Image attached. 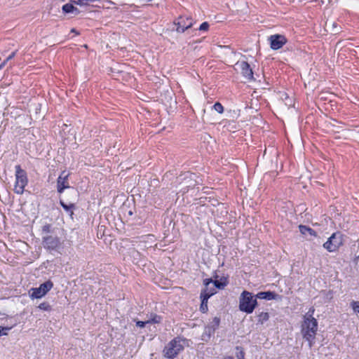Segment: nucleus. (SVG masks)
Wrapping results in <instances>:
<instances>
[{
    "mask_svg": "<svg viewBox=\"0 0 359 359\" xmlns=\"http://www.w3.org/2000/svg\"><path fill=\"white\" fill-rule=\"evenodd\" d=\"M301 325V333L303 338L308 341L309 346L311 348L315 344L316 336L318 332V321L311 317V315H304Z\"/></svg>",
    "mask_w": 359,
    "mask_h": 359,
    "instance_id": "obj_1",
    "label": "nucleus"
},
{
    "mask_svg": "<svg viewBox=\"0 0 359 359\" xmlns=\"http://www.w3.org/2000/svg\"><path fill=\"white\" fill-rule=\"evenodd\" d=\"M185 340L180 337H175L172 339L163 348L164 357L169 359H174L184 347Z\"/></svg>",
    "mask_w": 359,
    "mask_h": 359,
    "instance_id": "obj_2",
    "label": "nucleus"
},
{
    "mask_svg": "<svg viewBox=\"0 0 359 359\" xmlns=\"http://www.w3.org/2000/svg\"><path fill=\"white\" fill-rule=\"evenodd\" d=\"M257 298L251 292L243 291L239 299V309L247 313H251L257 306Z\"/></svg>",
    "mask_w": 359,
    "mask_h": 359,
    "instance_id": "obj_3",
    "label": "nucleus"
},
{
    "mask_svg": "<svg viewBox=\"0 0 359 359\" xmlns=\"http://www.w3.org/2000/svg\"><path fill=\"white\" fill-rule=\"evenodd\" d=\"M27 182L28 180L26 172L21 168L20 165H16L14 191L18 194H22Z\"/></svg>",
    "mask_w": 359,
    "mask_h": 359,
    "instance_id": "obj_4",
    "label": "nucleus"
},
{
    "mask_svg": "<svg viewBox=\"0 0 359 359\" xmlns=\"http://www.w3.org/2000/svg\"><path fill=\"white\" fill-rule=\"evenodd\" d=\"M53 287V283L48 280L40 285L39 287H32L29 290V297L32 299H41L44 297Z\"/></svg>",
    "mask_w": 359,
    "mask_h": 359,
    "instance_id": "obj_5",
    "label": "nucleus"
},
{
    "mask_svg": "<svg viewBox=\"0 0 359 359\" xmlns=\"http://www.w3.org/2000/svg\"><path fill=\"white\" fill-rule=\"evenodd\" d=\"M343 245V238L341 233H334L323 244V247L329 252L336 251Z\"/></svg>",
    "mask_w": 359,
    "mask_h": 359,
    "instance_id": "obj_6",
    "label": "nucleus"
},
{
    "mask_svg": "<svg viewBox=\"0 0 359 359\" xmlns=\"http://www.w3.org/2000/svg\"><path fill=\"white\" fill-rule=\"evenodd\" d=\"M174 25L177 27L176 31L182 33L192 27L193 21L191 18L180 16L174 22Z\"/></svg>",
    "mask_w": 359,
    "mask_h": 359,
    "instance_id": "obj_7",
    "label": "nucleus"
},
{
    "mask_svg": "<svg viewBox=\"0 0 359 359\" xmlns=\"http://www.w3.org/2000/svg\"><path fill=\"white\" fill-rule=\"evenodd\" d=\"M236 68L241 70L243 76L249 81L253 80V72L250 65L245 61H239L236 63Z\"/></svg>",
    "mask_w": 359,
    "mask_h": 359,
    "instance_id": "obj_8",
    "label": "nucleus"
},
{
    "mask_svg": "<svg viewBox=\"0 0 359 359\" xmlns=\"http://www.w3.org/2000/svg\"><path fill=\"white\" fill-rule=\"evenodd\" d=\"M271 48L273 50H278L281 48L287 42L286 38L283 35L274 34L271 35L269 39Z\"/></svg>",
    "mask_w": 359,
    "mask_h": 359,
    "instance_id": "obj_9",
    "label": "nucleus"
},
{
    "mask_svg": "<svg viewBox=\"0 0 359 359\" xmlns=\"http://www.w3.org/2000/svg\"><path fill=\"white\" fill-rule=\"evenodd\" d=\"M43 244L48 250H55L60 246L61 243L58 237L48 236L43 238Z\"/></svg>",
    "mask_w": 359,
    "mask_h": 359,
    "instance_id": "obj_10",
    "label": "nucleus"
},
{
    "mask_svg": "<svg viewBox=\"0 0 359 359\" xmlns=\"http://www.w3.org/2000/svg\"><path fill=\"white\" fill-rule=\"evenodd\" d=\"M69 174L65 171L61 172L57 180V190L59 193H62L65 189L69 188L68 183Z\"/></svg>",
    "mask_w": 359,
    "mask_h": 359,
    "instance_id": "obj_11",
    "label": "nucleus"
},
{
    "mask_svg": "<svg viewBox=\"0 0 359 359\" xmlns=\"http://www.w3.org/2000/svg\"><path fill=\"white\" fill-rule=\"evenodd\" d=\"M212 283V280L211 278H208L204 280V285L205 288L202 290L201 294H203L205 297L210 298L212 295L216 293V289L214 287H210V284Z\"/></svg>",
    "mask_w": 359,
    "mask_h": 359,
    "instance_id": "obj_12",
    "label": "nucleus"
},
{
    "mask_svg": "<svg viewBox=\"0 0 359 359\" xmlns=\"http://www.w3.org/2000/svg\"><path fill=\"white\" fill-rule=\"evenodd\" d=\"M299 231L301 232V233L303 236H304L305 237H308V236L316 237L317 236V233L313 229H312L311 228L306 226L305 225H302V224L299 225Z\"/></svg>",
    "mask_w": 359,
    "mask_h": 359,
    "instance_id": "obj_13",
    "label": "nucleus"
},
{
    "mask_svg": "<svg viewBox=\"0 0 359 359\" xmlns=\"http://www.w3.org/2000/svg\"><path fill=\"white\" fill-rule=\"evenodd\" d=\"M62 11L65 13H72L74 15H76L79 13V11L78 8L74 7L71 4H66L62 6Z\"/></svg>",
    "mask_w": 359,
    "mask_h": 359,
    "instance_id": "obj_14",
    "label": "nucleus"
},
{
    "mask_svg": "<svg viewBox=\"0 0 359 359\" xmlns=\"http://www.w3.org/2000/svg\"><path fill=\"white\" fill-rule=\"evenodd\" d=\"M276 294L271 292H260L257 295L256 297L259 299H273L275 298Z\"/></svg>",
    "mask_w": 359,
    "mask_h": 359,
    "instance_id": "obj_15",
    "label": "nucleus"
},
{
    "mask_svg": "<svg viewBox=\"0 0 359 359\" xmlns=\"http://www.w3.org/2000/svg\"><path fill=\"white\" fill-rule=\"evenodd\" d=\"M141 243H145L144 247L149 248L151 247L153 244L155 243V239L154 236L152 235H147L145 237H144V240L140 242Z\"/></svg>",
    "mask_w": 359,
    "mask_h": 359,
    "instance_id": "obj_16",
    "label": "nucleus"
},
{
    "mask_svg": "<svg viewBox=\"0 0 359 359\" xmlns=\"http://www.w3.org/2000/svg\"><path fill=\"white\" fill-rule=\"evenodd\" d=\"M161 320H162L161 316H160L157 314H155V313H151L150 316V318L146 320V323H147V324H150V323L156 324V323H160L161 322Z\"/></svg>",
    "mask_w": 359,
    "mask_h": 359,
    "instance_id": "obj_17",
    "label": "nucleus"
},
{
    "mask_svg": "<svg viewBox=\"0 0 359 359\" xmlns=\"http://www.w3.org/2000/svg\"><path fill=\"white\" fill-rule=\"evenodd\" d=\"M201 304L200 306V309L203 313H205L208 311V297H205L203 294H201Z\"/></svg>",
    "mask_w": 359,
    "mask_h": 359,
    "instance_id": "obj_18",
    "label": "nucleus"
},
{
    "mask_svg": "<svg viewBox=\"0 0 359 359\" xmlns=\"http://www.w3.org/2000/svg\"><path fill=\"white\" fill-rule=\"evenodd\" d=\"M258 318H259V322H260L261 323H263L264 322H265V321L269 320V315L266 312H262L259 315Z\"/></svg>",
    "mask_w": 359,
    "mask_h": 359,
    "instance_id": "obj_19",
    "label": "nucleus"
},
{
    "mask_svg": "<svg viewBox=\"0 0 359 359\" xmlns=\"http://www.w3.org/2000/svg\"><path fill=\"white\" fill-rule=\"evenodd\" d=\"M38 307L43 311H49L51 310V306L48 302L41 303Z\"/></svg>",
    "mask_w": 359,
    "mask_h": 359,
    "instance_id": "obj_20",
    "label": "nucleus"
},
{
    "mask_svg": "<svg viewBox=\"0 0 359 359\" xmlns=\"http://www.w3.org/2000/svg\"><path fill=\"white\" fill-rule=\"evenodd\" d=\"M214 284V287L216 288H218V289H223L224 287V286L226 285V282H222V281H219V280H215V281H212V283Z\"/></svg>",
    "mask_w": 359,
    "mask_h": 359,
    "instance_id": "obj_21",
    "label": "nucleus"
},
{
    "mask_svg": "<svg viewBox=\"0 0 359 359\" xmlns=\"http://www.w3.org/2000/svg\"><path fill=\"white\" fill-rule=\"evenodd\" d=\"M214 109L219 114L223 113L224 107L219 102H216L213 106Z\"/></svg>",
    "mask_w": 359,
    "mask_h": 359,
    "instance_id": "obj_22",
    "label": "nucleus"
},
{
    "mask_svg": "<svg viewBox=\"0 0 359 359\" xmlns=\"http://www.w3.org/2000/svg\"><path fill=\"white\" fill-rule=\"evenodd\" d=\"M351 305L354 312L359 313V302L353 301Z\"/></svg>",
    "mask_w": 359,
    "mask_h": 359,
    "instance_id": "obj_23",
    "label": "nucleus"
},
{
    "mask_svg": "<svg viewBox=\"0 0 359 359\" xmlns=\"http://www.w3.org/2000/svg\"><path fill=\"white\" fill-rule=\"evenodd\" d=\"M60 204L62 206V208L67 211L72 210L74 207V205L73 203H69V205H67L62 201H60Z\"/></svg>",
    "mask_w": 359,
    "mask_h": 359,
    "instance_id": "obj_24",
    "label": "nucleus"
},
{
    "mask_svg": "<svg viewBox=\"0 0 359 359\" xmlns=\"http://www.w3.org/2000/svg\"><path fill=\"white\" fill-rule=\"evenodd\" d=\"M220 323V320L217 317H215L212 320V330L214 331L217 327H218Z\"/></svg>",
    "mask_w": 359,
    "mask_h": 359,
    "instance_id": "obj_25",
    "label": "nucleus"
},
{
    "mask_svg": "<svg viewBox=\"0 0 359 359\" xmlns=\"http://www.w3.org/2000/svg\"><path fill=\"white\" fill-rule=\"evenodd\" d=\"M208 28L209 24L207 22H204L201 25L199 29L201 31H206L208 29Z\"/></svg>",
    "mask_w": 359,
    "mask_h": 359,
    "instance_id": "obj_26",
    "label": "nucleus"
},
{
    "mask_svg": "<svg viewBox=\"0 0 359 359\" xmlns=\"http://www.w3.org/2000/svg\"><path fill=\"white\" fill-rule=\"evenodd\" d=\"M237 349H241L239 353L237 354V358L238 359H244V351H243V349L241 348H239V347H236Z\"/></svg>",
    "mask_w": 359,
    "mask_h": 359,
    "instance_id": "obj_27",
    "label": "nucleus"
},
{
    "mask_svg": "<svg viewBox=\"0 0 359 359\" xmlns=\"http://www.w3.org/2000/svg\"><path fill=\"white\" fill-rule=\"evenodd\" d=\"M50 224H46L42 227L43 232L49 233L50 231Z\"/></svg>",
    "mask_w": 359,
    "mask_h": 359,
    "instance_id": "obj_28",
    "label": "nucleus"
},
{
    "mask_svg": "<svg viewBox=\"0 0 359 359\" xmlns=\"http://www.w3.org/2000/svg\"><path fill=\"white\" fill-rule=\"evenodd\" d=\"M146 324H147V323H146V320L145 321H140V320L136 321V325L140 327H144Z\"/></svg>",
    "mask_w": 359,
    "mask_h": 359,
    "instance_id": "obj_29",
    "label": "nucleus"
},
{
    "mask_svg": "<svg viewBox=\"0 0 359 359\" xmlns=\"http://www.w3.org/2000/svg\"><path fill=\"white\" fill-rule=\"evenodd\" d=\"M72 1L76 4L79 5H83L85 4V2H83L82 0H72Z\"/></svg>",
    "mask_w": 359,
    "mask_h": 359,
    "instance_id": "obj_30",
    "label": "nucleus"
},
{
    "mask_svg": "<svg viewBox=\"0 0 359 359\" xmlns=\"http://www.w3.org/2000/svg\"><path fill=\"white\" fill-rule=\"evenodd\" d=\"M315 309L313 307L311 308L309 311L305 314V315H311V317H313V315L314 313Z\"/></svg>",
    "mask_w": 359,
    "mask_h": 359,
    "instance_id": "obj_31",
    "label": "nucleus"
},
{
    "mask_svg": "<svg viewBox=\"0 0 359 359\" xmlns=\"http://www.w3.org/2000/svg\"><path fill=\"white\" fill-rule=\"evenodd\" d=\"M9 328L8 327H1L0 326V336L3 334H6V333H3L2 332L4 330H8Z\"/></svg>",
    "mask_w": 359,
    "mask_h": 359,
    "instance_id": "obj_32",
    "label": "nucleus"
},
{
    "mask_svg": "<svg viewBox=\"0 0 359 359\" xmlns=\"http://www.w3.org/2000/svg\"><path fill=\"white\" fill-rule=\"evenodd\" d=\"M15 52L12 53V54L10 55L4 62H6V63L8 60H10L12 58H13L14 56H15Z\"/></svg>",
    "mask_w": 359,
    "mask_h": 359,
    "instance_id": "obj_33",
    "label": "nucleus"
},
{
    "mask_svg": "<svg viewBox=\"0 0 359 359\" xmlns=\"http://www.w3.org/2000/svg\"><path fill=\"white\" fill-rule=\"evenodd\" d=\"M356 269L359 272V256L355 259Z\"/></svg>",
    "mask_w": 359,
    "mask_h": 359,
    "instance_id": "obj_34",
    "label": "nucleus"
},
{
    "mask_svg": "<svg viewBox=\"0 0 359 359\" xmlns=\"http://www.w3.org/2000/svg\"><path fill=\"white\" fill-rule=\"evenodd\" d=\"M71 32L75 33L76 35L79 34V33L74 28L71 29Z\"/></svg>",
    "mask_w": 359,
    "mask_h": 359,
    "instance_id": "obj_35",
    "label": "nucleus"
},
{
    "mask_svg": "<svg viewBox=\"0 0 359 359\" xmlns=\"http://www.w3.org/2000/svg\"><path fill=\"white\" fill-rule=\"evenodd\" d=\"M6 65V62H4L1 65H0V69Z\"/></svg>",
    "mask_w": 359,
    "mask_h": 359,
    "instance_id": "obj_36",
    "label": "nucleus"
},
{
    "mask_svg": "<svg viewBox=\"0 0 359 359\" xmlns=\"http://www.w3.org/2000/svg\"><path fill=\"white\" fill-rule=\"evenodd\" d=\"M224 359H233L231 356H226Z\"/></svg>",
    "mask_w": 359,
    "mask_h": 359,
    "instance_id": "obj_37",
    "label": "nucleus"
},
{
    "mask_svg": "<svg viewBox=\"0 0 359 359\" xmlns=\"http://www.w3.org/2000/svg\"><path fill=\"white\" fill-rule=\"evenodd\" d=\"M147 1H151V0H147Z\"/></svg>",
    "mask_w": 359,
    "mask_h": 359,
    "instance_id": "obj_38",
    "label": "nucleus"
}]
</instances>
